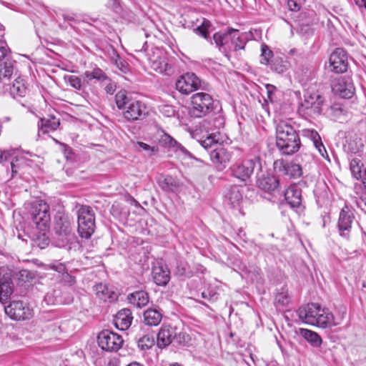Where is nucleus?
Segmentation results:
<instances>
[{
    "mask_svg": "<svg viewBox=\"0 0 366 366\" xmlns=\"http://www.w3.org/2000/svg\"><path fill=\"white\" fill-rule=\"evenodd\" d=\"M236 31L237 30L231 29L224 34L216 33L213 36L214 41L217 46H221L227 45L231 39L232 34Z\"/></svg>",
    "mask_w": 366,
    "mask_h": 366,
    "instance_id": "obj_35",
    "label": "nucleus"
},
{
    "mask_svg": "<svg viewBox=\"0 0 366 366\" xmlns=\"http://www.w3.org/2000/svg\"><path fill=\"white\" fill-rule=\"evenodd\" d=\"M288 163L283 159H277L274 162V170L280 175H286Z\"/></svg>",
    "mask_w": 366,
    "mask_h": 366,
    "instance_id": "obj_48",
    "label": "nucleus"
},
{
    "mask_svg": "<svg viewBox=\"0 0 366 366\" xmlns=\"http://www.w3.org/2000/svg\"><path fill=\"white\" fill-rule=\"evenodd\" d=\"M210 26H211L210 21L204 19L201 25L197 26L194 29V31L197 34L202 36L204 39H207L208 35H209L208 29L210 27Z\"/></svg>",
    "mask_w": 366,
    "mask_h": 366,
    "instance_id": "obj_47",
    "label": "nucleus"
},
{
    "mask_svg": "<svg viewBox=\"0 0 366 366\" xmlns=\"http://www.w3.org/2000/svg\"><path fill=\"white\" fill-rule=\"evenodd\" d=\"M298 316L305 323L322 328L332 327L340 325L344 316L335 317L327 308H322L319 304L311 303L299 308Z\"/></svg>",
    "mask_w": 366,
    "mask_h": 366,
    "instance_id": "obj_1",
    "label": "nucleus"
},
{
    "mask_svg": "<svg viewBox=\"0 0 366 366\" xmlns=\"http://www.w3.org/2000/svg\"><path fill=\"white\" fill-rule=\"evenodd\" d=\"M154 339L149 335H144L137 341L138 347L142 350H146L154 345Z\"/></svg>",
    "mask_w": 366,
    "mask_h": 366,
    "instance_id": "obj_46",
    "label": "nucleus"
},
{
    "mask_svg": "<svg viewBox=\"0 0 366 366\" xmlns=\"http://www.w3.org/2000/svg\"><path fill=\"white\" fill-rule=\"evenodd\" d=\"M354 219L355 216L353 211L347 206L344 207L340 213L337 223L340 234L342 237L347 239L349 238Z\"/></svg>",
    "mask_w": 366,
    "mask_h": 366,
    "instance_id": "obj_13",
    "label": "nucleus"
},
{
    "mask_svg": "<svg viewBox=\"0 0 366 366\" xmlns=\"http://www.w3.org/2000/svg\"><path fill=\"white\" fill-rule=\"evenodd\" d=\"M30 214L32 222L40 232L49 229L51 222V216L49 204L42 199L35 200L32 202Z\"/></svg>",
    "mask_w": 366,
    "mask_h": 366,
    "instance_id": "obj_3",
    "label": "nucleus"
},
{
    "mask_svg": "<svg viewBox=\"0 0 366 366\" xmlns=\"http://www.w3.org/2000/svg\"><path fill=\"white\" fill-rule=\"evenodd\" d=\"M330 67L335 73H344L347 71L348 66L347 55L346 51L342 48L336 49L330 55Z\"/></svg>",
    "mask_w": 366,
    "mask_h": 366,
    "instance_id": "obj_11",
    "label": "nucleus"
},
{
    "mask_svg": "<svg viewBox=\"0 0 366 366\" xmlns=\"http://www.w3.org/2000/svg\"><path fill=\"white\" fill-rule=\"evenodd\" d=\"M8 49L6 46H0V61L7 54Z\"/></svg>",
    "mask_w": 366,
    "mask_h": 366,
    "instance_id": "obj_60",
    "label": "nucleus"
},
{
    "mask_svg": "<svg viewBox=\"0 0 366 366\" xmlns=\"http://www.w3.org/2000/svg\"><path fill=\"white\" fill-rule=\"evenodd\" d=\"M26 92V87L24 84V80L21 78L15 79L12 86L10 87V93L14 97H23Z\"/></svg>",
    "mask_w": 366,
    "mask_h": 366,
    "instance_id": "obj_33",
    "label": "nucleus"
},
{
    "mask_svg": "<svg viewBox=\"0 0 366 366\" xmlns=\"http://www.w3.org/2000/svg\"><path fill=\"white\" fill-rule=\"evenodd\" d=\"M99 346L105 351H117L123 344L121 335L106 330L102 331L97 337Z\"/></svg>",
    "mask_w": 366,
    "mask_h": 366,
    "instance_id": "obj_9",
    "label": "nucleus"
},
{
    "mask_svg": "<svg viewBox=\"0 0 366 366\" xmlns=\"http://www.w3.org/2000/svg\"><path fill=\"white\" fill-rule=\"evenodd\" d=\"M114 63L116 66L122 71L126 72L127 69V64L126 62L122 61L119 58V55L116 56V59H114Z\"/></svg>",
    "mask_w": 366,
    "mask_h": 366,
    "instance_id": "obj_56",
    "label": "nucleus"
},
{
    "mask_svg": "<svg viewBox=\"0 0 366 366\" xmlns=\"http://www.w3.org/2000/svg\"><path fill=\"white\" fill-rule=\"evenodd\" d=\"M84 76L88 81L92 79H96L100 82H104L109 80V77L105 72L99 67H96L92 71H86Z\"/></svg>",
    "mask_w": 366,
    "mask_h": 366,
    "instance_id": "obj_31",
    "label": "nucleus"
},
{
    "mask_svg": "<svg viewBox=\"0 0 366 366\" xmlns=\"http://www.w3.org/2000/svg\"><path fill=\"white\" fill-rule=\"evenodd\" d=\"M132 319L130 310L123 309L119 311L114 317V323L117 329L126 330L130 327Z\"/></svg>",
    "mask_w": 366,
    "mask_h": 366,
    "instance_id": "obj_17",
    "label": "nucleus"
},
{
    "mask_svg": "<svg viewBox=\"0 0 366 366\" xmlns=\"http://www.w3.org/2000/svg\"><path fill=\"white\" fill-rule=\"evenodd\" d=\"M128 300L130 304L141 308L146 306L149 302V296L144 291H137L128 295Z\"/></svg>",
    "mask_w": 366,
    "mask_h": 366,
    "instance_id": "obj_22",
    "label": "nucleus"
},
{
    "mask_svg": "<svg viewBox=\"0 0 366 366\" xmlns=\"http://www.w3.org/2000/svg\"><path fill=\"white\" fill-rule=\"evenodd\" d=\"M16 151L14 149L11 150H0V163L11 159V167L12 176L17 173L16 165L14 162L13 157L14 156Z\"/></svg>",
    "mask_w": 366,
    "mask_h": 366,
    "instance_id": "obj_36",
    "label": "nucleus"
},
{
    "mask_svg": "<svg viewBox=\"0 0 366 366\" xmlns=\"http://www.w3.org/2000/svg\"><path fill=\"white\" fill-rule=\"evenodd\" d=\"M115 101L119 109H125L128 104L132 101L129 99L125 91H119L115 96Z\"/></svg>",
    "mask_w": 366,
    "mask_h": 366,
    "instance_id": "obj_44",
    "label": "nucleus"
},
{
    "mask_svg": "<svg viewBox=\"0 0 366 366\" xmlns=\"http://www.w3.org/2000/svg\"><path fill=\"white\" fill-rule=\"evenodd\" d=\"M362 146H363L362 144L360 143V144L357 145L355 147H351L350 150H351L352 152L356 153V152H359L361 149Z\"/></svg>",
    "mask_w": 366,
    "mask_h": 366,
    "instance_id": "obj_61",
    "label": "nucleus"
},
{
    "mask_svg": "<svg viewBox=\"0 0 366 366\" xmlns=\"http://www.w3.org/2000/svg\"><path fill=\"white\" fill-rule=\"evenodd\" d=\"M363 166V163L358 158H354L350 161V167L351 172L352 176L357 179H359L362 177V169Z\"/></svg>",
    "mask_w": 366,
    "mask_h": 366,
    "instance_id": "obj_37",
    "label": "nucleus"
},
{
    "mask_svg": "<svg viewBox=\"0 0 366 366\" xmlns=\"http://www.w3.org/2000/svg\"><path fill=\"white\" fill-rule=\"evenodd\" d=\"M54 230L55 232L71 233L70 222L66 219L60 218L55 223Z\"/></svg>",
    "mask_w": 366,
    "mask_h": 366,
    "instance_id": "obj_41",
    "label": "nucleus"
},
{
    "mask_svg": "<svg viewBox=\"0 0 366 366\" xmlns=\"http://www.w3.org/2000/svg\"><path fill=\"white\" fill-rule=\"evenodd\" d=\"M59 119L54 116L48 118H41L40 119V124H39V131L43 134L55 131L59 127Z\"/></svg>",
    "mask_w": 366,
    "mask_h": 366,
    "instance_id": "obj_23",
    "label": "nucleus"
},
{
    "mask_svg": "<svg viewBox=\"0 0 366 366\" xmlns=\"http://www.w3.org/2000/svg\"><path fill=\"white\" fill-rule=\"evenodd\" d=\"M261 165L258 158L244 160L241 164L233 166L232 174L242 181L250 177L255 169H260Z\"/></svg>",
    "mask_w": 366,
    "mask_h": 366,
    "instance_id": "obj_10",
    "label": "nucleus"
},
{
    "mask_svg": "<svg viewBox=\"0 0 366 366\" xmlns=\"http://www.w3.org/2000/svg\"><path fill=\"white\" fill-rule=\"evenodd\" d=\"M158 184L165 192H175L179 187L178 180L171 176L159 177Z\"/></svg>",
    "mask_w": 366,
    "mask_h": 366,
    "instance_id": "obj_24",
    "label": "nucleus"
},
{
    "mask_svg": "<svg viewBox=\"0 0 366 366\" xmlns=\"http://www.w3.org/2000/svg\"><path fill=\"white\" fill-rule=\"evenodd\" d=\"M152 276L154 282L160 286H165L170 280V272L167 267L159 262L152 267Z\"/></svg>",
    "mask_w": 366,
    "mask_h": 366,
    "instance_id": "obj_15",
    "label": "nucleus"
},
{
    "mask_svg": "<svg viewBox=\"0 0 366 366\" xmlns=\"http://www.w3.org/2000/svg\"><path fill=\"white\" fill-rule=\"evenodd\" d=\"M276 146L281 154L291 155L300 149L301 142L299 135L287 121H280L276 127Z\"/></svg>",
    "mask_w": 366,
    "mask_h": 366,
    "instance_id": "obj_2",
    "label": "nucleus"
},
{
    "mask_svg": "<svg viewBox=\"0 0 366 366\" xmlns=\"http://www.w3.org/2000/svg\"><path fill=\"white\" fill-rule=\"evenodd\" d=\"M149 60L151 67L159 73H167L171 69L164 57L158 56Z\"/></svg>",
    "mask_w": 366,
    "mask_h": 366,
    "instance_id": "obj_29",
    "label": "nucleus"
},
{
    "mask_svg": "<svg viewBox=\"0 0 366 366\" xmlns=\"http://www.w3.org/2000/svg\"><path fill=\"white\" fill-rule=\"evenodd\" d=\"M55 244L59 247L66 246L73 238L71 233L55 232Z\"/></svg>",
    "mask_w": 366,
    "mask_h": 366,
    "instance_id": "obj_38",
    "label": "nucleus"
},
{
    "mask_svg": "<svg viewBox=\"0 0 366 366\" xmlns=\"http://www.w3.org/2000/svg\"><path fill=\"white\" fill-rule=\"evenodd\" d=\"M361 201L365 203V205L366 206V193L363 194L361 197Z\"/></svg>",
    "mask_w": 366,
    "mask_h": 366,
    "instance_id": "obj_64",
    "label": "nucleus"
},
{
    "mask_svg": "<svg viewBox=\"0 0 366 366\" xmlns=\"http://www.w3.org/2000/svg\"><path fill=\"white\" fill-rule=\"evenodd\" d=\"M302 134L304 137L310 138L312 141L314 146L318 150L320 154L322 157L325 156V153H327V152L321 141L320 136L317 131L310 129H304L302 130Z\"/></svg>",
    "mask_w": 366,
    "mask_h": 366,
    "instance_id": "obj_21",
    "label": "nucleus"
},
{
    "mask_svg": "<svg viewBox=\"0 0 366 366\" xmlns=\"http://www.w3.org/2000/svg\"><path fill=\"white\" fill-rule=\"evenodd\" d=\"M62 276L64 282L70 286L73 285L76 282L74 277L70 275L68 272L64 273Z\"/></svg>",
    "mask_w": 366,
    "mask_h": 366,
    "instance_id": "obj_57",
    "label": "nucleus"
},
{
    "mask_svg": "<svg viewBox=\"0 0 366 366\" xmlns=\"http://www.w3.org/2000/svg\"><path fill=\"white\" fill-rule=\"evenodd\" d=\"M127 366H144L143 365L137 362H132L127 365Z\"/></svg>",
    "mask_w": 366,
    "mask_h": 366,
    "instance_id": "obj_63",
    "label": "nucleus"
},
{
    "mask_svg": "<svg viewBox=\"0 0 366 366\" xmlns=\"http://www.w3.org/2000/svg\"><path fill=\"white\" fill-rule=\"evenodd\" d=\"M49 267L59 273H61L62 275L66 272L65 265L61 263H52L49 264Z\"/></svg>",
    "mask_w": 366,
    "mask_h": 366,
    "instance_id": "obj_54",
    "label": "nucleus"
},
{
    "mask_svg": "<svg viewBox=\"0 0 366 366\" xmlns=\"http://www.w3.org/2000/svg\"><path fill=\"white\" fill-rule=\"evenodd\" d=\"M331 87L334 94L345 99L352 97L355 90L351 80L345 77H338L333 79Z\"/></svg>",
    "mask_w": 366,
    "mask_h": 366,
    "instance_id": "obj_12",
    "label": "nucleus"
},
{
    "mask_svg": "<svg viewBox=\"0 0 366 366\" xmlns=\"http://www.w3.org/2000/svg\"><path fill=\"white\" fill-rule=\"evenodd\" d=\"M355 3L359 6H364L366 9V0H355Z\"/></svg>",
    "mask_w": 366,
    "mask_h": 366,
    "instance_id": "obj_62",
    "label": "nucleus"
},
{
    "mask_svg": "<svg viewBox=\"0 0 366 366\" xmlns=\"http://www.w3.org/2000/svg\"><path fill=\"white\" fill-rule=\"evenodd\" d=\"M224 197L232 207H238L243 200V188L238 186H231L225 193Z\"/></svg>",
    "mask_w": 366,
    "mask_h": 366,
    "instance_id": "obj_18",
    "label": "nucleus"
},
{
    "mask_svg": "<svg viewBox=\"0 0 366 366\" xmlns=\"http://www.w3.org/2000/svg\"><path fill=\"white\" fill-rule=\"evenodd\" d=\"M4 311L11 320L21 321L29 320L33 317V310L26 303L20 300L12 301L4 307Z\"/></svg>",
    "mask_w": 366,
    "mask_h": 366,
    "instance_id": "obj_7",
    "label": "nucleus"
},
{
    "mask_svg": "<svg viewBox=\"0 0 366 366\" xmlns=\"http://www.w3.org/2000/svg\"><path fill=\"white\" fill-rule=\"evenodd\" d=\"M327 114L337 120L340 119L342 116L345 114V112L342 105L339 103H334L327 110Z\"/></svg>",
    "mask_w": 366,
    "mask_h": 366,
    "instance_id": "obj_34",
    "label": "nucleus"
},
{
    "mask_svg": "<svg viewBox=\"0 0 366 366\" xmlns=\"http://www.w3.org/2000/svg\"><path fill=\"white\" fill-rule=\"evenodd\" d=\"M299 334L308 342L311 344L312 346L315 347H320L322 344V339L320 336L315 332L307 329L300 328L299 330Z\"/></svg>",
    "mask_w": 366,
    "mask_h": 366,
    "instance_id": "obj_26",
    "label": "nucleus"
},
{
    "mask_svg": "<svg viewBox=\"0 0 366 366\" xmlns=\"http://www.w3.org/2000/svg\"><path fill=\"white\" fill-rule=\"evenodd\" d=\"M258 187L266 191H274L279 186V179L274 176H266L259 178L257 181Z\"/></svg>",
    "mask_w": 366,
    "mask_h": 366,
    "instance_id": "obj_25",
    "label": "nucleus"
},
{
    "mask_svg": "<svg viewBox=\"0 0 366 366\" xmlns=\"http://www.w3.org/2000/svg\"><path fill=\"white\" fill-rule=\"evenodd\" d=\"M159 142L161 145L165 147L174 149L179 147L177 141L166 133H163L161 135Z\"/></svg>",
    "mask_w": 366,
    "mask_h": 366,
    "instance_id": "obj_43",
    "label": "nucleus"
},
{
    "mask_svg": "<svg viewBox=\"0 0 366 366\" xmlns=\"http://www.w3.org/2000/svg\"><path fill=\"white\" fill-rule=\"evenodd\" d=\"M105 91L109 94H112L116 91L117 86L116 84L112 81L109 79L108 81H106Z\"/></svg>",
    "mask_w": 366,
    "mask_h": 366,
    "instance_id": "obj_55",
    "label": "nucleus"
},
{
    "mask_svg": "<svg viewBox=\"0 0 366 366\" xmlns=\"http://www.w3.org/2000/svg\"><path fill=\"white\" fill-rule=\"evenodd\" d=\"M124 117L129 121H136L147 114L146 105L140 101L132 100L124 109Z\"/></svg>",
    "mask_w": 366,
    "mask_h": 366,
    "instance_id": "obj_14",
    "label": "nucleus"
},
{
    "mask_svg": "<svg viewBox=\"0 0 366 366\" xmlns=\"http://www.w3.org/2000/svg\"><path fill=\"white\" fill-rule=\"evenodd\" d=\"M287 5H288V7L292 10V11H297L299 10L300 7L297 4V3L293 1V0H289L288 2H287Z\"/></svg>",
    "mask_w": 366,
    "mask_h": 366,
    "instance_id": "obj_59",
    "label": "nucleus"
},
{
    "mask_svg": "<svg viewBox=\"0 0 366 366\" xmlns=\"http://www.w3.org/2000/svg\"><path fill=\"white\" fill-rule=\"evenodd\" d=\"M232 157V154L227 149L219 146L210 153L211 161L216 165H222L224 167Z\"/></svg>",
    "mask_w": 366,
    "mask_h": 366,
    "instance_id": "obj_16",
    "label": "nucleus"
},
{
    "mask_svg": "<svg viewBox=\"0 0 366 366\" xmlns=\"http://www.w3.org/2000/svg\"><path fill=\"white\" fill-rule=\"evenodd\" d=\"M237 30L235 33L232 34L231 39L229 41L234 44L235 50H239L244 49V44L242 42L238 43L239 41V36H237Z\"/></svg>",
    "mask_w": 366,
    "mask_h": 366,
    "instance_id": "obj_51",
    "label": "nucleus"
},
{
    "mask_svg": "<svg viewBox=\"0 0 366 366\" xmlns=\"http://www.w3.org/2000/svg\"><path fill=\"white\" fill-rule=\"evenodd\" d=\"M285 197L292 207H298L302 202V191L296 185L291 186L285 191Z\"/></svg>",
    "mask_w": 366,
    "mask_h": 366,
    "instance_id": "obj_19",
    "label": "nucleus"
},
{
    "mask_svg": "<svg viewBox=\"0 0 366 366\" xmlns=\"http://www.w3.org/2000/svg\"><path fill=\"white\" fill-rule=\"evenodd\" d=\"M290 299L287 290H282L278 292L275 296L274 303L277 307H285L290 303Z\"/></svg>",
    "mask_w": 366,
    "mask_h": 366,
    "instance_id": "obj_42",
    "label": "nucleus"
},
{
    "mask_svg": "<svg viewBox=\"0 0 366 366\" xmlns=\"http://www.w3.org/2000/svg\"><path fill=\"white\" fill-rule=\"evenodd\" d=\"M14 74V66L11 62L0 64V83L6 84Z\"/></svg>",
    "mask_w": 366,
    "mask_h": 366,
    "instance_id": "obj_30",
    "label": "nucleus"
},
{
    "mask_svg": "<svg viewBox=\"0 0 366 366\" xmlns=\"http://www.w3.org/2000/svg\"><path fill=\"white\" fill-rule=\"evenodd\" d=\"M96 295L103 301H114L117 299L116 293L106 284L99 283L94 287Z\"/></svg>",
    "mask_w": 366,
    "mask_h": 366,
    "instance_id": "obj_20",
    "label": "nucleus"
},
{
    "mask_svg": "<svg viewBox=\"0 0 366 366\" xmlns=\"http://www.w3.org/2000/svg\"><path fill=\"white\" fill-rule=\"evenodd\" d=\"M162 318V314L154 309H149L144 313V322L146 325L149 326L158 325L160 323Z\"/></svg>",
    "mask_w": 366,
    "mask_h": 366,
    "instance_id": "obj_28",
    "label": "nucleus"
},
{
    "mask_svg": "<svg viewBox=\"0 0 366 366\" xmlns=\"http://www.w3.org/2000/svg\"><path fill=\"white\" fill-rule=\"evenodd\" d=\"M270 68L278 74H282L287 70V64L280 57H274L271 61Z\"/></svg>",
    "mask_w": 366,
    "mask_h": 366,
    "instance_id": "obj_39",
    "label": "nucleus"
},
{
    "mask_svg": "<svg viewBox=\"0 0 366 366\" xmlns=\"http://www.w3.org/2000/svg\"><path fill=\"white\" fill-rule=\"evenodd\" d=\"M13 292L11 278L4 277L0 280V301L4 303Z\"/></svg>",
    "mask_w": 366,
    "mask_h": 366,
    "instance_id": "obj_27",
    "label": "nucleus"
},
{
    "mask_svg": "<svg viewBox=\"0 0 366 366\" xmlns=\"http://www.w3.org/2000/svg\"><path fill=\"white\" fill-rule=\"evenodd\" d=\"M324 98L318 93H307L298 107V113L305 119L314 118L322 112Z\"/></svg>",
    "mask_w": 366,
    "mask_h": 366,
    "instance_id": "obj_4",
    "label": "nucleus"
},
{
    "mask_svg": "<svg viewBox=\"0 0 366 366\" xmlns=\"http://www.w3.org/2000/svg\"><path fill=\"white\" fill-rule=\"evenodd\" d=\"M261 59L260 62L262 64L269 65L274 58L273 52L266 44L261 46Z\"/></svg>",
    "mask_w": 366,
    "mask_h": 366,
    "instance_id": "obj_40",
    "label": "nucleus"
},
{
    "mask_svg": "<svg viewBox=\"0 0 366 366\" xmlns=\"http://www.w3.org/2000/svg\"><path fill=\"white\" fill-rule=\"evenodd\" d=\"M173 338V332L170 329H161L157 334V345L159 347H164L169 345Z\"/></svg>",
    "mask_w": 366,
    "mask_h": 366,
    "instance_id": "obj_32",
    "label": "nucleus"
},
{
    "mask_svg": "<svg viewBox=\"0 0 366 366\" xmlns=\"http://www.w3.org/2000/svg\"><path fill=\"white\" fill-rule=\"evenodd\" d=\"M202 81L195 74L187 72L178 78L175 86L181 94L188 95L202 88Z\"/></svg>",
    "mask_w": 366,
    "mask_h": 366,
    "instance_id": "obj_8",
    "label": "nucleus"
},
{
    "mask_svg": "<svg viewBox=\"0 0 366 366\" xmlns=\"http://www.w3.org/2000/svg\"><path fill=\"white\" fill-rule=\"evenodd\" d=\"M64 79L71 87L75 89L80 90L82 86L81 79L75 75L64 76Z\"/></svg>",
    "mask_w": 366,
    "mask_h": 366,
    "instance_id": "obj_49",
    "label": "nucleus"
},
{
    "mask_svg": "<svg viewBox=\"0 0 366 366\" xmlns=\"http://www.w3.org/2000/svg\"><path fill=\"white\" fill-rule=\"evenodd\" d=\"M4 277H9L10 278L11 274L7 267H2L0 268V280Z\"/></svg>",
    "mask_w": 366,
    "mask_h": 366,
    "instance_id": "obj_58",
    "label": "nucleus"
},
{
    "mask_svg": "<svg viewBox=\"0 0 366 366\" xmlns=\"http://www.w3.org/2000/svg\"><path fill=\"white\" fill-rule=\"evenodd\" d=\"M190 114L194 117H202L213 110L214 101L212 97L204 92H198L192 96Z\"/></svg>",
    "mask_w": 366,
    "mask_h": 366,
    "instance_id": "obj_6",
    "label": "nucleus"
},
{
    "mask_svg": "<svg viewBox=\"0 0 366 366\" xmlns=\"http://www.w3.org/2000/svg\"><path fill=\"white\" fill-rule=\"evenodd\" d=\"M267 94V101L270 102H273L274 92L276 90V87L272 84L266 85Z\"/></svg>",
    "mask_w": 366,
    "mask_h": 366,
    "instance_id": "obj_53",
    "label": "nucleus"
},
{
    "mask_svg": "<svg viewBox=\"0 0 366 366\" xmlns=\"http://www.w3.org/2000/svg\"><path fill=\"white\" fill-rule=\"evenodd\" d=\"M137 148L139 150L147 151L149 154H152L154 152H157V150H158L156 147H151L150 145H149L146 143H144V142H137Z\"/></svg>",
    "mask_w": 366,
    "mask_h": 366,
    "instance_id": "obj_52",
    "label": "nucleus"
},
{
    "mask_svg": "<svg viewBox=\"0 0 366 366\" xmlns=\"http://www.w3.org/2000/svg\"><path fill=\"white\" fill-rule=\"evenodd\" d=\"M302 174V167L300 164L293 162H289L287 169V176L292 178L300 177Z\"/></svg>",
    "mask_w": 366,
    "mask_h": 366,
    "instance_id": "obj_45",
    "label": "nucleus"
},
{
    "mask_svg": "<svg viewBox=\"0 0 366 366\" xmlns=\"http://www.w3.org/2000/svg\"><path fill=\"white\" fill-rule=\"evenodd\" d=\"M78 232L82 238L89 239L95 229V215L93 209L82 205L77 211Z\"/></svg>",
    "mask_w": 366,
    "mask_h": 366,
    "instance_id": "obj_5",
    "label": "nucleus"
},
{
    "mask_svg": "<svg viewBox=\"0 0 366 366\" xmlns=\"http://www.w3.org/2000/svg\"><path fill=\"white\" fill-rule=\"evenodd\" d=\"M219 140V138H217L216 134H210L207 136L204 139L201 140L200 144L204 148L208 149L212 145L217 144Z\"/></svg>",
    "mask_w": 366,
    "mask_h": 366,
    "instance_id": "obj_50",
    "label": "nucleus"
}]
</instances>
